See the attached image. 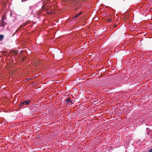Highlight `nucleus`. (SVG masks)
<instances>
[{
	"mask_svg": "<svg viewBox=\"0 0 152 152\" xmlns=\"http://www.w3.org/2000/svg\"><path fill=\"white\" fill-rule=\"evenodd\" d=\"M31 102V100L30 99L21 102L19 105V107L21 108L22 107H24L25 105H28Z\"/></svg>",
	"mask_w": 152,
	"mask_h": 152,
	"instance_id": "nucleus-1",
	"label": "nucleus"
},
{
	"mask_svg": "<svg viewBox=\"0 0 152 152\" xmlns=\"http://www.w3.org/2000/svg\"><path fill=\"white\" fill-rule=\"evenodd\" d=\"M69 103L73 104V101L70 98H67L66 99V101L65 102V104H69Z\"/></svg>",
	"mask_w": 152,
	"mask_h": 152,
	"instance_id": "nucleus-2",
	"label": "nucleus"
},
{
	"mask_svg": "<svg viewBox=\"0 0 152 152\" xmlns=\"http://www.w3.org/2000/svg\"><path fill=\"white\" fill-rule=\"evenodd\" d=\"M7 24V23L4 20L0 21V25L3 27Z\"/></svg>",
	"mask_w": 152,
	"mask_h": 152,
	"instance_id": "nucleus-3",
	"label": "nucleus"
},
{
	"mask_svg": "<svg viewBox=\"0 0 152 152\" xmlns=\"http://www.w3.org/2000/svg\"><path fill=\"white\" fill-rule=\"evenodd\" d=\"M6 17L5 15H3L2 16L1 19V20H4L6 18Z\"/></svg>",
	"mask_w": 152,
	"mask_h": 152,
	"instance_id": "nucleus-4",
	"label": "nucleus"
},
{
	"mask_svg": "<svg viewBox=\"0 0 152 152\" xmlns=\"http://www.w3.org/2000/svg\"><path fill=\"white\" fill-rule=\"evenodd\" d=\"M27 24V23H24L23 24L21 25V26H26Z\"/></svg>",
	"mask_w": 152,
	"mask_h": 152,
	"instance_id": "nucleus-5",
	"label": "nucleus"
},
{
	"mask_svg": "<svg viewBox=\"0 0 152 152\" xmlns=\"http://www.w3.org/2000/svg\"><path fill=\"white\" fill-rule=\"evenodd\" d=\"M22 26H21V25L18 28V29L15 32H17L18 30L20 29Z\"/></svg>",
	"mask_w": 152,
	"mask_h": 152,
	"instance_id": "nucleus-6",
	"label": "nucleus"
},
{
	"mask_svg": "<svg viewBox=\"0 0 152 152\" xmlns=\"http://www.w3.org/2000/svg\"><path fill=\"white\" fill-rule=\"evenodd\" d=\"M79 16L78 14H76V15H75L73 17V18H75L77 17H78Z\"/></svg>",
	"mask_w": 152,
	"mask_h": 152,
	"instance_id": "nucleus-7",
	"label": "nucleus"
},
{
	"mask_svg": "<svg viewBox=\"0 0 152 152\" xmlns=\"http://www.w3.org/2000/svg\"><path fill=\"white\" fill-rule=\"evenodd\" d=\"M4 37V36L2 34L0 35V38H3Z\"/></svg>",
	"mask_w": 152,
	"mask_h": 152,
	"instance_id": "nucleus-8",
	"label": "nucleus"
},
{
	"mask_svg": "<svg viewBox=\"0 0 152 152\" xmlns=\"http://www.w3.org/2000/svg\"><path fill=\"white\" fill-rule=\"evenodd\" d=\"M51 12V11L50 12H47V14H50L53 13Z\"/></svg>",
	"mask_w": 152,
	"mask_h": 152,
	"instance_id": "nucleus-9",
	"label": "nucleus"
},
{
	"mask_svg": "<svg viewBox=\"0 0 152 152\" xmlns=\"http://www.w3.org/2000/svg\"><path fill=\"white\" fill-rule=\"evenodd\" d=\"M148 152H152V148L148 151Z\"/></svg>",
	"mask_w": 152,
	"mask_h": 152,
	"instance_id": "nucleus-10",
	"label": "nucleus"
},
{
	"mask_svg": "<svg viewBox=\"0 0 152 152\" xmlns=\"http://www.w3.org/2000/svg\"><path fill=\"white\" fill-rule=\"evenodd\" d=\"M51 7H48V8H47L46 9V10H50V8Z\"/></svg>",
	"mask_w": 152,
	"mask_h": 152,
	"instance_id": "nucleus-11",
	"label": "nucleus"
},
{
	"mask_svg": "<svg viewBox=\"0 0 152 152\" xmlns=\"http://www.w3.org/2000/svg\"><path fill=\"white\" fill-rule=\"evenodd\" d=\"M82 13V12H80V13H78V15H80Z\"/></svg>",
	"mask_w": 152,
	"mask_h": 152,
	"instance_id": "nucleus-12",
	"label": "nucleus"
},
{
	"mask_svg": "<svg viewBox=\"0 0 152 152\" xmlns=\"http://www.w3.org/2000/svg\"><path fill=\"white\" fill-rule=\"evenodd\" d=\"M62 1L64 2H66L67 1V0H62Z\"/></svg>",
	"mask_w": 152,
	"mask_h": 152,
	"instance_id": "nucleus-13",
	"label": "nucleus"
},
{
	"mask_svg": "<svg viewBox=\"0 0 152 152\" xmlns=\"http://www.w3.org/2000/svg\"><path fill=\"white\" fill-rule=\"evenodd\" d=\"M111 19H109V20H108V21H111Z\"/></svg>",
	"mask_w": 152,
	"mask_h": 152,
	"instance_id": "nucleus-14",
	"label": "nucleus"
},
{
	"mask_svg": "<svg viewBox=\"0 0 152 152\" xmlns=\"http://www.w3.org/2000/svg\"><path fill=\"white\" fill-rule=\"evenodd\" d=\"M3 39H0V41H1Z\"/></svg>",
	"mask_w": 152,
	"mask_h": 152,
	"instance_id": "nucleus-15",
	"label": "nucleus"
},
{
	"mask_svg": "<svg viewBox=\"0 0 152 152\" xmlns=\"http://www.w3.org/2000/svg\"><path fill=\"white\" fill-rule=\"evenodd\" d=\"M146 38H151V37H146Z\"/></svg>",
	"mask_w": 152,
	"mask_h": 152,
	"instance_id": "nucleus-16",
	"label": "nucleus"
},
{
	"mask_svg": "<svg viewBox=\"0 0 152 152\" xmlns=\"http://www.w3.org/2000/svg\"><path fill=\"white\" fill-rule=\"evenodd\" d=\"M144 119V118H143L142 119V121H143V119Z\"/></svg>",
	"mask_w": 152,
	"mask_h": 152,
	"instance_id": "nucleus-17",
	"label": "nucleus"
},
{
	"mask_svg": "<svg viewBox=\"0 0 152 152\" xmlns=\"http://www.w3.org/2000/svg\"><path fill=\"white\" fill-rule=\"evenodd\" d=\"M15 34V33L14 34L13 36Z\"/></svg>",
	"mask_w": 152,
	"mask_h": 152,
	"instance_id": "nucleus-18",
	"label": "nucleus"
},
{
	"mask_svg": "<svg viewBox=\"0 0 152 152\" xmlns=\"http://www.w3.org/2000/svg\"><path fill=\"white\" fill-rule=\"evenodd\" d=\"M76 0H75V1Z\"/></svg>",
	"mask_w": 152,
	"mask_h": 152,
	"instance_id": "nucleus-19",
	"label": "nucleus"
}]
</instances>
